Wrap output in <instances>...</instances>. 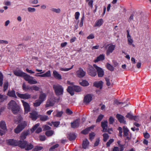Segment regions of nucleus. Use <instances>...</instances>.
Returning <instances> with one entry per match:
<instances>
[{
    "instance_id": "nucleus-45",
    "label": "nucleus",
    "mask_w": 151,
    "mask_h": 151,
    "mask_svg": "<svg viewBox=\"0 0 151 151\" xmlns=\"http://www.w3.org/2000/svg\"><path fill=\"white\" fill-rule=\"evenodd\" d=\"M89 136L90 139L92 140L94 138L95 136V134L93 132L90 133Z\"/></svg>"
},
{
    "instance_id": "nucleus-59",
    "label": "nucleus",
    "mask_w": 151,
    "mask_h": 151,
    "mask_svg": "<svg viewBox=\"0 0 151 151\" xmlns=\"http://www.w3.org/2000/svg\"><path fill=\"white\" fill-rule=\"evenodd\" d=\"M24 46L23 45H19L18 46V47L17 48V49H18V50L21 51L22 50V49H23L24 48Z\"/></svg>"
},
{
    "instance_id": "nucleus-10",
    "label": "nucleus",
    "mask_w": 151,
    "mask_h": 151,
    "mask_svg": "<svg viewBox=\"0 0 151 151\" xmlns=\"http://www.w3.org/2000/svg\"><path fill=\"white\" fill-rule=\"evenodd\" d=\"M40 124H37L34 126L31 129V130L32 132H33L36 129V133H39L42 131V129L40 127H38L39 126Z\"/></svg>"
},
{
    "instance_id": "nucleus-27",
    "label": "nucleus",
    "mask_w": 151,
    "mask_h": 151,
    "mask_svg": "<svg viewBox=\"0 0 151 151\" xmlns=\"http://www.w3.org/2000/svg\"><path fill=\"white\" fill-rule=\"evenodd\" d=\"M94 127L93 126H91V127L86 128L85 130H83L81 132V133L83 134H86L88 133L89 131H90L91 129H93Z\"/></svg>"
},
{
    "instance_id": "nucleus-19",
    "label": "nucleus",
    "mask_w": 151,
    "mask_h": 151,
    "mask_svg": "<svg viewBox=\"0 0 151 151\" xmlns=\"http://www.w3.org/2000/svg\"><path fill=\"white\" fill-rule=\"evenodd\" d=\"M116 117L121 123H126V122L124 120V117L122 115L117 114L116 115Z\"/></svg>"
},
{
    "instance_id": "nucleus-61",
    "label": "nucleus",
    "mask_w": 151,
    "mask_h": 151,
    "mask_svg": "<svg viewBox=\"0 0 151 151\" xmlns=\"http://www.w3.org/2000/svg\"><path fill=\"white\" fill-rule=\"evenodd\" d=\"M118 130L119 131V135L121 137L122 136V129L121 127H119L118 128Z\"/></svg>"
},
{
    "instance_id": "nucleus-5",
    "label": "nucleus",
    "mask_w": 151,
    "mask_h": 151,
    "mask_svg": "<svg viewBox=\"0 0 151 151\" xmlns=\"http://www.w3.org/2000/svg\"><path fill=\"white\" fill-rule=\"evenodd\" d=\"M93 66L96 70L98 77H102L104 75V71L103 69L96 64H93Z\"/></svg>"
},
{
    "instance_id": "nucleus-6",
    "label": "nucleus",
    "mask_w": 151,
    "mask_h": 151,
    "mask_svg": "<svg viewBox=\"0 0 151 151\" xmlns=\"http://www.w3.org/2000/svg\"><path fill=\"white\" fill-rule=\"evenodd\" d=\"M21 145H24V147L21 148H25V150H30L33 147V146L31 144H28L27 142L25 141H22Z\"/></svg>"
},
{
    "instance_id": "nucleus-1",
    "label": "nucleus",
    "mask_w": 151,
    "mask_h": 151,
    "mask_svg": "<svg viewBox=\"0 0 151 151\" xmlns=\"http://www.w3.org/2000/svg\"><path fill=\"white\" fill-rule=\"evenodd\" d=\"M8 108L10 109L14 114L17 113L19 111V107L17 105L16 102L13 100H12L8 104Z\"/></svg>"
},
{
    "instance_id": "nucleus-53",
    "label": "nucleus",
    "mask_w": 151,
    "mask_h": 151,
    "mask_svg": "<svg viewBox=\"0 0 151 151\" xmlns=\"http://www.w3.org/2000/svg\"><path fill=\"white\" fill-rule=\"evenodd\" d=\"M59 146V145L58 144H56L55 145L52 146L51 147L50 149V151H52L53 150L55 149V148L58 147Z\"/></svg>"
},
{
    "instance_id": "nucleus-49",
    "label": "nucleus",
    "mask_w": 151,
    "mask_h": 151,
    "mask_svg": "<svg viewBox=\"0 0 151 151\" xmlns=\"http://www.w3.org/2000/svg\"><path fill=\"white\" fill-rule=\"evenodd\" d=\"M30 90H34L36 91H38L39 90V88L36 86H33L32 87H30Z\"/></svg>"
},
{
    "instance_id": "nucleus-58",
    "label": "nucleus",
    "mask_w": 151,
    "mask_h": 151,
    "mask_svg": "<svg viewBox=\"0 0 151 151\" xmlns=\"http://www.w3.org/2000/svg\"><path fill=\"white\" fill-rule=\"evenodd\" d=\"M109 124H112L114 122V120L113 117L111 116L109 119Z\"/></svg>"
},
{
    "instance_id": "nucleus-17",
    "label": "nucleus",
    "mask_w": 151,
    "mask_h": 151,
    "mask_svg": "<svg viewBox=\"0 0 151 151\" xmlns=\"http://www.w3.org/2000/svg\"><path fill=\"white\" fill-rule=\"evenodd\" d=\"M92 97L90 94H88L84 97V102L86 104L89 103L92 100Z\"/></svg>"
},
{
    "instance_id": "nucleus-50",
    "label": "nucleus",
    "mask_w": 151,
    "mask_h": 151,
    "mask_svg": "<svg viewBox=\"0 0 151 151\" xmlns=\"http://www.w3.org/2000/svg\"><path fill=\"white\" fill-rule=\"evenodd\" d=\"M133 116H133L132 114L129 113H128L126 116V117L129 118L131 120H133Z\"/></svg>"
},
{
    "instance_id": "nucleus-39",
    "label": "nucleus",
    "mask_w": 151,
    "mask_h": 151,
    "mask_svg": "<svg viewBox=\"0 0 151 151\" xmlns=\"http://www.w3.org/2000/svg\"><path fill=\"white\" fill-rule=\"evenodd\" d=\"M7 97L5 95H2L0 94V102H2L6 99Z\"/></svg>"
},
{
    "instance_id": "nucleus-62",
    "label": "nucleus",
    "mask_w": 151,
    "mask_h": 151,
    "mask_svg": "<svg viewBox=\"0 0 151 151\" xmlns=\"http://www.w3.org/2000/svg\"><path fill=\"white\" fill-rule=\"evenodd\" d=\"M8 83L7 82H5L4 84V91H5L8 88Z\"/></svg>"
},
{
    "instance_id": "nucleus-20",
    "label": "nucleus",
    "mask_w": 151,
    "mask_h": 151,
    "mask_svg": "<svg viewBox=\"0 0 151 151\" xmlns=\"http://www.w3.org/2000/svg\"><path fill=\"white\" fill-rule=\"evenodd\" d=\"M53 76L56 79L59 80H61L62 79L61 76L60 74H59L57 71H56L55 70L53 71Z\"/></svg>"
},
{
    "instance_id": "nucleus-21",
    "label": "nucleus",
    "mask_w": 151,
    "mask_h": 151,
    "mask_svg": "<svg viewBox=\"0 0 151 151\" xmlns=\"http://www.w3.org/2000/svg\"><path fill=\"white\" fill-rule=\"evenodd\" d=\"M103 82L102 81H100L99 82H95L93 83V85L97 88H99L100 89H101L102 87Z\"/></svg>"
},
{
    "instance_id": "nucleus-41",
    "label": "nucleus",
    "mask_w": 151,
    "mask_h": 151,
    "mask_svg": "<svg viewBox=\"0 0 151 151\" xmlns=\"http://www.w3.org/2000/svg\"><path fill=\"white\" fill-rule=\"evenodd\" d=\"M103 140L106 142L109 138V136L107 134L105 133L103 135Z\"/></svg>"
},
{
    "instance_id": "nucleus-16",
    "label": "nucleus",
    "mask_w": 151,
    "mask_h": 151,
    "mask_svg": "<svg viewBox=\"0 0 151 151\" xmlns=\"http://www.w3.org/2000/svg\"><path fill=\"white\" fill-rule=\"evenodd\" d=\"M30 117L33 120H35L38 116V113L35 111H32L30 113Z\"/></svg>"
},
{
    "instance_id": "nucleus-42",
    "label": "nucleus",
    "mask_w": 151,
    "mask_h": 151,
    "mask_svg": "<svg viewBox=\"0 0 151 151\" xmlns=\"http://www.w3.org/2000/svg\"><path fill=\"white\" fill-rule=\"evenodd\" d=\"M106 67L107 69L111 71H113L114 70L113 66L109 63H107Z\"/></svg>"
},
{
    "instance_id": "nucleus-11",
    "label": "nucleus",
    "mask_w": 151,
    "mask_h": 151,
    "mask_svg": "<svg viewBox=\"0 0 151 151\" xmlns=\"http://www.w3.org/2000/svg\"><path fill=\"white\" fill-rule=\"evenodd\" d=\"M94 68L92 66H90L88 70L89 74L92 76H95L96 75V71L94 69Z\"/></svg>"
},
{
    "instance_id": "nucleus-22",
    "label": "nucleus",
    "mask_w": 151,
    "mask_h": 151,
    "mask_svg": "<svg viewBox=\"0 0 151 151\" xmlns=\"http://www.w3.org/2000/svg\"><path fill=\"white\" fill-rule=\"evenodd\" d=\"M14 73L16 76H18L23 77L25 73L20 70H15L14 71Z\"/></svg>"
},
{
    "instance_id": "nucleus-3",
    "label": "nucleus",
    "mask_w": 151,
    "mask_h": 151,
    "mask_svg": "<svg viewBox=\"0 0 151 151\" xmlns=\"http://www.w3.org/2000/svg\"><path fill=\"white\" fill-rule=\"evenodd\" d=\"M75 91L77 92H79L81 91V88L78 86H68L67 89V91L72 96L74 94L73 91Z\"/></svg>"
},
{
    "instance_id": "nucleus-54",
    "label": "nucleus",
    "mask_w": 151,
    "mask_h": 151,
    "mask_svg": "<svg viewBox=\"0 0 151 151\" xmlns=\"http://www.w3.org/2000/svg\"><path fill=\"white\" fill-rule=\"evenodd\" d=\"M52 123L55 127H57L60 124V122H52Z\"/></svg>"
},
{
    "instance_id": "nucleus-57",
    "label": "nucleus",
    "mask_w": 151,
    "mask_h": 151,
    "mask_svg": "<svg viewBox=\"0 0 151 151\" xmlns=\"http://www.w3.org/2000/svg\"><path fill=\"white\" fill-rule=\"evenodd\" d=\"M42 148V147H36L33 149V150L34 151H38L41 150Z\"/></svg>"
},
{
    "instance_id": "nucleus-37",
    "label": "nucleus",
    "mask_w": 151,
    "mask_h": 151,
    "mask_svg": "<svg viewBox=\"0 0 151 151\" xmlns=\"http://www.w3.org/2000/svg\"><path fill=\"white\" fill-rule=\"evenodd\" d=\"M28 83L31 84H35L37 83V81L35 79H33V78L32 77V78H31L29 81L28 82Z\"/></svg>"
},
{
    "instance_id": "nucleus-29",
    "label": "nucleus",
    "mask_w": 151,
    "mask_h": 151,
    "mask_svg": "<svg viewBox=\"0 0 151 151\" xmlns=\"http://www.w3.org/2000/svg\"><path fill=\"white\" fill-rule=\"evenodd\" d=\"M104 59V56L103 55H101L99 56L96 59L94 60L95 63H97L99 61L103 60Z\"/></svg>"
},
{
    "instance_id": "nucleus-63",
    "label": "nucleus",
    "mask_w": 151,
    "mask_h": 151,
    "mask_svg": "<svg viewBox=\"0 0 151 151\" xmlns=\"http://www.w3.org/2000/svg\"><path fill=\"white\" fill-rule=\"evenodd\" d=\"M106 84L108 86H110L111 83L110 82L109 79L108 78H106Z\"/></svg>"
},
{
    "instance_id": "nucleus-13",
    "label": "nucleus",
    "mask_w": 151,
    "mask_h": 151,
    "mask_svg": "<svg viewBox=\"0 0 151 151\" xmlns=\"http://www.w3.org/2000/svg\"><path fill=\"white\" fill-rule=\"evenodd\" d=\"M77 76L79 77H83L86 74V72L81 68H79L76 72Z\"/></svg>"
},
{
    "instance_id": "nucleus-36",
    "label": "nucleus",
    "mask_w": 151,
    "mask_h": 151,
    "mask_svg": "<svg viewBox=\"0 0 151 151\" xmlns=\"http://www.w3.org/2000/svg\"><path fill=\"white\" fill-rule=\"evenodd\" d=\"M80 84L82 86H88L89 83L86 80H83L81 82H80Z\"/></svg>"
},
{
    "instance_id": "nucleus-33",
    "label": "nucleus",
    "mask_w": 151,
    "mask_h": 151,
    "mask_svg": "<svg viewBox=\"0 0 151 151\" xmlns=\"http://www.w3.org/2000/svg\"><path fill=\"white\" fill-rule=\"evenodd\" d=\"M23 77L25 81H27L28 82L29 79L31 78H32V77L28 75L27 74L25 73V74L24 75Z\"/></svg>"
},
{
    "instance_id": "nucleus-8",
    "label": "nucleus",
    "mask_w": 151,
    "mask_h": 151,
    "mask_svg": "<svg viewBox=\"0 0 151 151\" xmlns=\"http://www.w3.org/2000/svg\"><path fill=\"white\" fill-rule=\"evenodd\" d=\"M124 135L123 136L124 137H126V139L128 140H130L132 137V134H130L129 136L128 135V132L129 131V130L125 126L123 127Z\"/></svg>"
},
{
    "instance_id": "nucleus-55",
    "label": "nucleus",
    "mask_w": 151,
    "mask_h": 151,
    "mask_svg": "<svg viewBox=\"0 0 151 151\" xmlns=\"http://www.w3.org/2000/svg\"><path fill=\"white\" fill-rule=\"evenodd\" d=\"M100 142V140L99 138H98L96 139V141L94 143V147H96L99 144Z\"/></svg>"
},
{
    "instance_id": "nucleus-23",
    "label": "nucleus",
    "mask_w": 151,
    "mask_h": 151,
    "mask_svg": "<svg viewBox=\"0 0 151 151\" xmlns=\"http://www.w3.org/2000/svg\"><path fill=\"white\" fill-rule=\"evenodd\" d=\"M115 47V45H110L108 47L107 52L106 54L109 55L110 53H112L114 50Z\"/></svg>"
},
{
    "instance_id": "nucleus-38",
    "label": "nucleus",
    "mask_w": 151,
    "mask_h": 151,
    "mask_svg": "<svg viewBox=\"0 0 151 151\" xmlns=\"http://www.w3.org/2000/svg\"><path fill=\"white\" fill-rule=\"evenodd\" d=\"M54 131L52 130L47 131L45 132L46 135L48 137L51 136L53 134Z\"/></svg>"
},
{
    "instance_id": "nucleus-12",
    "label": "nucleus",
    "mask_w": 151,
    "mask_h": 151,
    "mask_svg": "<svg viewBox=\"0 0 151 151\" xmlns=\"http://www.w3.org/2000/svg\"><path fill=\"white\" fill-rule=\"evenodd\" d=\"M22 102L23 103L25 112L27 113L30 111V106L28 103L24 101V100H22Z\"/></svg>"
},
{
    "instance_id": "nucleus-24",
    "label": "nucleus",
    "mask_w": 151,
    "mask_h": 151,
    "mask_svg": "<svg viewBox=\"0 0 151 151\" xmlns=\"http://www.w3.org/2000/svg\"><path fill=\"white\" fill-rule=\"evenodd\" d=\"M46 97V94L45 93H42L40 95L38 100L42 103L45 100Z\"/></svg>"
},
{
    "instance_id": "nucleus-51",
    "label": "nucleus",
    "mask_w": 151,
    "mask_h": 151,
    "mask_svg": "<svg viewBox=\"0 0 151 151\" xmlns=\"http://www.w3.org/2000/svg\"><path fill=\"white\" fill-rule=\"evenodd\" d=\"M114 140L113 139H110L108 142L106 143V146L107 147H109L110 145L113 142Z\"/></svg>"
},
{
    "instance_id": "nucleus-9",
    "label": "nucleus",
    "mask_w": 151,
    "mask_h": 151,
    "mask_svg": "<svg viewBox=\"0 0 151 151\" xmlns=\"http://www.w3.org/2000/svg\"><path fill=\"white\" fill-rule=\"evenodd\" d=\"M16 94L18 97L21 99H27L30 98L31 97V95L28 93L22 94L17 92Z\"/></svg>"
},
{
    "instance_id": "nucleus-43",
    "label": "nucleus",
    "mask_w": 151,
    "mask_h": 151,
    "mask_svg": "<svg viewBox=\"0 0 151 151\" xmlns=\"http://www.w3.org/2000/svg\"><path fill=\"white\" fill-rule=\"evenodd\" d=\"M51 10L52 12H55L57 13H60L61 12V10L59 8L56 9L53 8Z\"/></svg>"
},
{
    "instance_id": "nucleus-34",
    "label": "nucleus",
    "mask_w": 151,
    "mask_h": 151,
    "mask_svg": "<svg viewBox=\"0 0 151 151\" xmlns=\"http://www.w3.org/2000/svg\"><path fill=\"white\" fill-rule=\"evenodd\" d=\"M48 119V116L47 115H40V120L42 121H46Z\"/></svg>"
},
{
    "instance_id": "nucleus-40",
    "label": "nucleus",
    "mask_w": 151,
    "mask_h": 151,
    "mask_svg": "<svg viewBox=\"0 0 151 151\" xmlns=\"http://www.w3.org/2000/svg\"><path fill=\"white\" fill-rule=\"evenodd\" d=\"M104 116L102 114H100L98 117L97 119L96 120V122H100L103 118Z\"/></svg>"
},
{
    "instance_id": "nucleus-26",
    "label": "nucleus",
    "mask_w": 151,
    "mask_h": 151,
    "mask_svg": "<svg viewBox=\"0 0 151 151\" xmlns=\"http://www.w3.org/2000/svg\"><path fill=\"white\" fill-rule=\"evenodd\" d=\"M29 134V132L27 131L22 133L20 136L21 140H24L26 138V136Z\"/></svg>"
},
{
    "instance_id": "nucleus-44",
    "label": "nucleus",
    "mask_w": 151,
    "mask_h": 151,
    "mask_svg": "<svg viewBox=\"0 0 151 151\" xmlns=\"http://www.w3.org/2000/svg\"><path fill=\"white\" fill-rule=\"evenodd\" d=\"M3 76L2 73L0 71V86H2L3 85Z\"/></svg>"
},
{
    "instance_id": "nucleus-35",
    "label": "nucleus",
    "mask_w": 151,
    "mask_h": 151,
    "mask_svg": "<svg viewBox=\"0 0 151 151\" xmlns=\"http://www.w3.org/2000/svg\"><path fill=\"white\" fill-rule=\"evenodd\" d=\"M76 137V136L73 133H70L69 134L68 138L69 140L72 141L74 140Z\"/></svg>"
},
{
    "instance_id": "nucleus-18",
    "label": "nucleus",
    "mask_w": 151,
    "mask_h": 151,
    "mask_svg": "<svg viewBox=\"0 0 151 151\" xmlns=\"http://www.w3.org/2000/svg\"><path fill=\"white\" fill-rule=\"evenodd\" d=\"M24 127L22 124H19L14 129V132L16 133H18L22 131Z\"/></svg>"
},
{
    "instance_id": "nucleus-28",
    "label": "nucleus",
    "mask_w": 151,
    "mask_h": 151,
    "mask_svg": "<svg viewBox=\"0 0 151 151\" xmlns=\"http://www.w3.org/2000/svg\"><path fill=\"white\" fill-rule=\"evenodd\" d=\"M0 127L2 130L7 131L6 124L5 122L1 121L0 122Z\"/></svg>"
},
{
    "instance_id": "nucleus-46",
    "label": "nucleus",
    "mask_w": 151,
    "mask_h": 151,
    "mask_svg": "<svg viewBox=\"0 0 151 151\" xmlns=\"http://www.w3.org/2000/svg\"><path fill=\"white\" fill-rule=\"evenodd\" d=\"M27 10L29 12H35L36 9L35 8L29 7L27 8Z\"/></svg>"
},
{
    "instance_id": "nucleus-15",
    "label": "nucleus",
    "mask_w": 151,
    "mask_h": 151,
    "mask_svg": "<svg viewBox=\"0 0 151 151\" xmlns=\"http://www.w3.org/2000/svg\"><path fill=\"white\" fill-rule=\"evenodd\" d=\"M101 126L103 129L102 130V132H107L108 128V122L107 121H105L102 122H101Z\"/></svg>"
},
{
    "instance_id": "nucleus-64",
    "label": "nucleus",
    "mask_w": 151,
    "mask_h": 151,
    "mask_svg": "<svg viewBox=\"0 0 151 151\" xmlns=\"http://www.w3.org/2000/svg\"><path fill=\"white\" fill-rule=\"evenodd\" d=\"M94 38V36L93 34H91L90 35L87 37V38L88 39H93Z\"/></svg>"
},
{
    "instance_id": "nucleus-56",
    "label": "nucleus",
    "mask_w": 151,
    "mask_h": 151,
    "mask_svg": "<svg viewBox=\"0 0 151 151\" xmlns=\"http://www.w3.org/2000/svg\"><path fill=\"white\" fill-rule=\"evenodd\" d=\"M65 112L68 115H71L73 113L72 111L69 109H66Z\"/></svg>"
},
{
    "instance_id": "nucleus-31",
    "label": "nucleus",
    "mask_w": 151,
    "mask_h": 151,
    "mask_svg": "<svg viewBox=\"0 0 151 151\" xmlns=\"http://www.w3.org/2000/svg\"><path fill=\"white\" fill-rule=\"evenodd\" d=\"M103 20L102 19H100L97 20L94 25L95 27H100L103 24Z\"/></svg>"
},
{
    "instance_id": "nucleus-30",
    "label": "nucleus",
    "mask_w": 151,
    "mask_h": 151,
    "mask_svg": "<svg viewBox=\"0 0 151 151\" xmlns=\"http://www.w3.org/2000/svg\"><path fill=\"white\" fill-rule=\"evenodd\" d=\"M7 95L8 96L17 98V96L16 95L15 91L14 90H12L11 91H9Z\"/></svg>"
},
{
    "instance_id": "nucleus-60",
    "label": "nucleus",
    "mask_w": 151,
    "mask_h": 151,
    "mask_svg": "<svg viewBox=\"0 0 151 151\" xmlns=\"http://www.w3.org/2000/svg\"><path fill=\"white\" fill-rule=\"evenodd\" d=\"M80 15V13L78 12H76L75 14V18L76 20L78 19L79 16Z\"/></svg>"
},
{
    "instance_id": "nucleus-2",
    "label": "nucleus",
    "mask_w": 151,
    "mask_h": 151,
    "mask_svg": "<svg viewBox=\"0 0 151 151\" xmlns=\"http://www.w3.org/2000/svg\"><path fill=\"white\" fill-rule=\"evenodd\" d=\"M53 88L56 95L59 96L63 95L64 89L62 86L59 84H55L53 85Z\"/></svg>"
},
{
    "instance_id": "nucleus-4",
    "label": "nucleus",
    "mask_w": 151,
    "mask_h": 151,
    "mask_svg": "<svg viewBox=\"0 0 151 151\" xmlns=\"http://www.w3.org/2000/svg\"><path fill=\"white\" fill-rule=\"evenodd\" d=\"M22 141L14 140L13 139H10L7 141L8 143L12 145L15 146H18L20 147H24V145H21Z\"/></svg>"
},
{
    "instance_id": "nucleus-32",
    "label": "nucleus",
    "mask_w": 151,
    "mask_h": 151,
    "mask_svg": "<svg viewBox=\"0 0 151 151\" xmlns=\"http://www.w3.org/2000/svg\"><path fill=\"white\" fill-rule=\"evenodd\" d=\"M42 103L39 100H37L35 101V103H33V106L35 107H38L40 106Z\"/></svg>"
},
{
    "instance_id": "nucleus-14",
    "label": "nucleus",
    "mask_w": 151,
    "mask_h": 151,
    "mask_svg": "<svg viewBox=\"0 0 151 151\" xmlns=\"http://www.w3.org/2000/svg\"><path fill=\"white\" fill-rule=\"evenodd\" d=\"M80 120L79 119H77L74 121L73 122L71 123V127L73 128L78 127L79 125Z\"/></svg>"
},
{
    "instance_id": "nucleus-48",
    "label": "nucleus",
    "mask_w": 151,
    "mask_h": 151,
    "mask_svg": "<svg viewBox=\"0 0 151 151\" xmlns=\"http://www.w3.org/2000/svg\"><path fill=\"white\" fill-rule=\"evenodd\" d=\"M30 87L28 86H27L25 83L23 84L22 88L24 90L26 91L28 90H30Z\"/></svg>"
},
{
    "instance_id": "nucleus-7",
    "label": "nucleus",
    "mask_w": 151,
    "mask_h": 151,
    "mask_svg": "<svg viewBox=\"0 0 151 151\" xmlns=\"http://www.w3.org/2000/svg\"><path fill=\"white\" fill-rule=\"evenodd\" d=\"M55 101L54 99L53 98H50L48 99L45 105L46 108L49 107H52L54 106Z\"/></svg>"
},
{
    "instance_id": "nucleus-47",
    "label": "nucleus",
    "mask_w": 151,
    "mask_h": 151,
    "mask_svg": "<svg viewBox=\"0 0 151 151\" xmlns=\"http://www.w3.org/2000/svg\"><path fill=\"white\" fill-rule=\"evenodd\" d=\"M128 43L129 45H132L134 47V45L132 44V43L133 42V40L131 38V37H129L128 38Z\"/></svg>"
},
{
    "instance_id": "nucleus-52",
    "label": "nucleus",
    "mask_w": 151,
    "mask_h": 151,
    "mask_svg": "<svg viewBox=\"0 0 151 151\" xmlns=\"http://www.w3.org/2000/svg\"><path fill=\"white\" fill-rule=\"evenodd\" d=\"M57 114L56 115V116L58 117H60L63 114V112L62 111H57Z\"/></svg>"
},
{
    "instance_id": "nucleus-25",
    "label": "nucleus",
    "mask_w": 151,
    "mask_h": 151,
    "mask_svg": "<svg viewBox=\"0 0 151 151\" xmlns=\"http://www.w3.org/2000/svg\"><path fill=\"white\" fill-rule=\"evenodd\" d=\"M89 144L88 141L87 139L83 140L82 145L83 148L86 149L88 147Z\"/></svg>"
}]
</instances>
